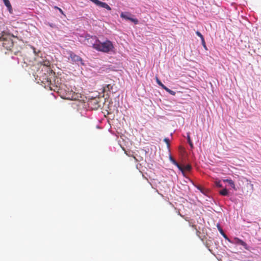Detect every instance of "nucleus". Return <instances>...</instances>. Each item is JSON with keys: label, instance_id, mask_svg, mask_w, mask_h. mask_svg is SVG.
<instances>
[{"label": "nucleus", "instance_id": "obj_3", "mask_svg": "<svg viewBox=\"0 0 261 261\" xmlns=\"http://www.w3.org/2000/svg\"><path fill=\"white\" fill-rule=\"evenodd\" d=\"M113 48L114 46L111 41L107 40L106 41L101 42L99 40L96 50L107 53L112 51Z\"/></svg>", "mask_w": 261, "mask_h": 261}, {"label": "nucleus", "instance_id": "obj_22", "mask_svg": "<svg viewBox=\"0 0 261 261\" xmlns=\"http://www.w3.org/2000/svg\"><path fill=\"white\" fill-rule=\"evenodd\" d=\"M112 88V86L111 85H107V88L108 89V90H110V89H111Z\"/></svg>", "mask_w": 261, "mask_h": 261}, {"label": "nucleus", "instance_id": "obj_25", "mask_svg": "<svg viewBox=\"0 0 261 261\" xmlns=\"http://www.w3.org/2000/svg\"><path fill=\"white\" fill-rule=\"evenodd\" d=\"M106 9H107L108 10H111V7L108 5L106 7Z\"/></svg>", "mask_w": 261, "mask_h": 261}, {"label": "nucleus", "instance_id": "obj_8", "mask_svg": "<svg viewBox=\"0 0 261 261\" xmlns=\"http://www.w3.org/2000/svg\"><path fill=\"white\" fill-rule=\"evenodd\" d=\"M170 160L173 164L175 165L178 168V169L181 172L182 175L185 176V173L184 171V168L172 156L170 157Z\"/></svg>", "mask_w": 261, "mask_h": 261}, {"label": "nucleus", "instance_id": "obj_11", "mask_svg": "<svg viewBox=\"0 0 261 261\" xmlns=\"http://www.w3.org/2000/svg\"><path fill=\"white\" fill-rule=\"evenodd\" d=\"M219 193L222 196H227L228 195V190L226 188L221 190Z\"/></svg>", "mask_w": 261, "mask_h": 261}, {"label": "nucleus", "instance_id": "obj_7", "mask_svg": "<svg viewBox=\"0 0 261 261\" xmlns=\"http://www.w3.org/2000/svg\"><path fill=\"white\" fill-rule=\"evenodd\" d=\"M64 87H65L64 85H61L60 86V89H59L61 90H65V91H66V95L64 96V98L66 99L74 98L73 96L72 95L70 96L71 94L72 91H70L69 89H68V91H67L66 90H65L64 89Z\"/></svg>", "mask_w": 261, "mask_h": 261}, {"label": "nucleus", "instance_id": "obj_21", "mask_svg": "<svg viewBox=\"0 0 261 261\" xmlns=\"http://www.w3.org/2000/svg\"><path fill=\"white\" fill-rule=\"evenodd\" d=\"M166 91H167V92H169L170 89H169L168 88H167V87H166L165 86H164L163 88Z\"/></svg>", "mask_w": 261, "mask_h": 261}, {"label": "nucleus", "instance_id": "obj_18", "mask_svg": "<svg viewBox=\"0 0 261 261\" xmlns=\"http://www.w3.org/2000/svg\"><path fill=\"white\" fill-rule=\"evenodd\" d=\"M201 43H202V46H203V47L206 49V43H205V40L204 39H202L201 40Z\"/></svg>", "mask_w": 261, "mask_h": 261}, {"label": "nucleus", "instance_id": "obj_1", "mask_svg": "<svg viewBox=\"0 0 261 261\" xmlns=\"http://www.w3.org/2000/svg\"><path fill=\"white\" fill-rule=\"evenodd\" d=\"M13 45L11 36L9 33L5 31L0 32V47H3L7 49H10Z\"/></svg>", "mask_w": 261, "mask_h": 261}, {"label": "nucleus", "instance_id": "obj_20", "mask_svg": "<svg viewBox=\"0 0 261 261\" xmlns=\"http://www.w3.org/2000/svg\"><path fill=\"white\" fill-rule=\"evenodd\" d=\"M168 93L169 94H170L171 95H175V94H176V92L175 91H172V90H171L170 89L169 90Z\"/></svg>", "mask_w": 261, "mask_h": 261}, {"label": "nucleus", "instance_id": "obj_17", "mask_svg": "<svg viewBox=\"0 0 261 261\" xmlns=\"http://www.w3.org/2000/svg\"><path fill=\"white\" fill-rule=\"evenodd\" d=\"M186 170L187 171H190L191 169V166L190 165H187L185 166L184 170Z\"/></svg>", "mask_w": 261, "mask_h": 261}, {"label": "nucleus", "instance_id": "obj_10", "mask_svg": "<svg viewBox=\"0 0 261 261\" xmlns=\"http://www.w3.org/2000/svg\"><path fill=\"white\" fill-rule=\"evenodd\" d=\"M224 182H227L229 186H230L232 188L236 190V187L234 182L230 179H223Z\"/></svg>", "mask_w": 261, "mask_h": 261}, {"label": "nucleus", "instance_id": "obj_16", "mask_svg": "<svg viewBox=\"0 0 261 261\" xmlns=\"http://www.w3.org/2000/svg\"><path fill=\"white\" fill-rule=\"evenodd\" d=\"M196 34L201 39V40H202V39H204V37L203 36V35L201 34V33L200 32H199V31H196Z\"/></svg>", "mask_w": 261, "mask_h": 261}, {"label": "nucleus", "instance_id": "obj_13", "mask_svg": "<svg viewBox=\"0 0 261 261\" xmlns=\"http://www.w3.org/2000/svg\"><path fill=\"white\" fill-rule=\"evenodd\" d=\"M219 230L220 231V232L221 233V234L223 236V237L227 240H228L229 241V240H230V239L227 237V236L225 234V233L224 232L223 230H222V228H221L220 227L219 228Z\"/></svg>", "mask_w": 261, "mask_h": 261}, {"label": "nucleus", "instance_id": "obj_14", "mask_svg": "<svg viewBox=\"0 0 261 261\" xmlns=\"http://www.w3.org/2000/svg\"><path fill=\"white\" fill-rule=\"evenodd\" d=\"M187 140H188V142L189 144V145H190L191 147L193 148V143H192V141L191 140L190 137L189 135H188Z\"/></svg>", "mask_w": 261, "mask_h": 261}, {"label": "nucleus", "instance_id": "obj_5", "mask_svg": "<svg viewBox=\"0 0 261 261\" xmlns=\"http://www.w3.org/2000/svg\"><path fill=\"white\" fill-rule=\"evenodd\" d=\"M229 242L232 244L241 245L243 246L245 249L247 250H249V246L244 241L238 238H234L232 240H229Z\"/></svg>", "mask_w": 261, "mask_h": 261}, {"label": "nucleus", "instance_id": "obj_24", "mask_svg": "<svg viewBox=\"0 0 261 261\" xmlns=\"http://www.w3.org/2000/svg\"><path fill=\"white\" fill-rule=\"evenodd\" d=\"M198 189L199 190H200V191L201 193H202L204 194V191H203V190L201 188L198 187Z\"/></svg>", "mask_w": 261, "mask_h": 261}, {"label": "nucleus", "instance_id": "obj_2", "mask_svg": "<svg viewBox=\"0 0 261 261\" xmlns=\"http://www.w3.org/2000/svg\"><path fill=\"white\" fill-rule=\"evenodd\" d=\"M63 55L72 64H75L79 66L85 65L82 59L79 56L75 55L71 50H66L63 51Z\"/></svg>", "mask_w": 261, "mask_h": 261}, {"label": "nucleus", "instance_id": "obj_19", "mask_svg": "<svg viewBox=\"0 0 261 261\" xmlns=\"http://www.w3.org/2000/svg\"><path fill=\"white\" fill-rule=\"evenodd\" d=\"M157 83L160 86H161L162 88H163V87L165 86L164 84H162V83L159 80V79H157Z\"/></svg>", "mask_w": 261, "mask_h": 261}, {"label": "nucleus", "instance_id": "obj_6", "mask_svg": "<svg viewBox=\"0 0 261 261\" xmlns=\"http://www.w3.org/2000/svg\"><path fill=\"white\" fill-rule=\"evenodd\" d=\"M132 16V14L127 12H122L120 14V17L124 19L125 20H130V21L134 23L135 24H138V20L137 18H133Z\"/></svg>", "mask_w": 261, "mask_h": 261}, {"label": "nucleus", "instance_id": "obj_4", "mask_svg": "<svg viewBox=\"0 0 261 261\" xmlns=\"http://www.w3.org/2000/svg\"><path fill=\"white\" fill-rule=\"evenodd\" d=\"M99 40L95 36H91L89 34H86L85 36L84 43L89 46L96 49V46L98 45Z\"/></svg>", "mask_w": 261, "mask_h": 261}, {"label": "nucleus", "instance_id": "obj_12", "mask_svg": "<svg viewBox=\"0 0 261 261\" xmlns=\"http://www.w3.org/2000/svg\"><path fill=\"white\" fill-rule=\"evenodd\" d=\"M215 186L218 188H222L223 186L220 180H216L214 182Z\"/></svg>", "mask_w": 261, "mask_h": 261}, {"label": "nucleus", "instance_id": "obj_9", "mask_svg": "<svg viewBox=\"0 0 261 261\" xmlns=\"http://www.w3.org/2000/svg\"><path fill=\"white\" fill-rule=\"evenodd\" d=\"M5 5L6 6L10 14L13 13V8L9 0H3Z\"/></svg>", "mask_w": 261, "mask_h": 261}, {"label": "nucleus", "instance_id": "obj_15", "mask_svg": "<svg viewBox=\"0 0 261 261\" xmlns=\"http://www.w3.org/2000/svg\"><path fill=\"white\" fill-rule=\"evenodd\" d=\"M164 141L166 143L167 147L169 148V147H170V144H169L170 140H169V139L168 138H165L164 139Z\"/></svg>", "mask_w": 261, "mask_h": 261}, {"label": "nucleus", "instance_id": "obj_23", "mask_svg": "<svg viewBox=\"0 0 261 261\" xmlns=\"http://www.w3.org/2000/svg\"><path fill=\"white\" fill-rule=\"evenodd\" d=\"M55 8L58 9L59 11H60V12L62 14L63 13V12L61 9L58 8V7H55Z\"/></svg>", "mask_w": 261, "mask_h": 261}]
</instances>
